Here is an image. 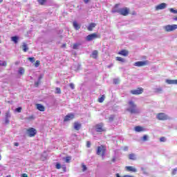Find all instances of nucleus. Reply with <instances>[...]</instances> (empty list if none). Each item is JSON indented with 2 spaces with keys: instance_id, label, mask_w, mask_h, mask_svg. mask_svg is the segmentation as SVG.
Listing matches in <instances>:
<instances>
[{
  "instance_id": "obj_1",
  "label": "nucleus",
  "mask_w": 177,
  "mask_h": 177,
  "mask_svg": "<svg viewBox=\"0 0 177 177\" xmlns=\"http://www.w3.org/2000/svg\"><path fill=\"white\" fill-rule=\"evenodd\" d=\"M129 108L127 109V111L131 113V114H138L139 109H138V106L135 104L133 101L129 102Z\"/></svg>"
},
{
  "instance_id": "obj_2",
  "label": "nucleus",
  "mask_w": 177,
  "mask_h": 177,
  "mask_svg": "<svg viewBox=\"0 0 177 177\" xmlns=\"http://www.w3.org/2000/svg\"><path fill=\"white\" fill-rule=\"evenodd\" d=\"M106 150H107V149L106 148L105 146L100 145V146L97 147V152H96L97 155L102 156V157H104Z\"/></svg>"
},
{
  "instance_id": "obj_3",
  "label": "nucleus",
  "mask_w": 177,
  "mask_h": 177,
  "mask_svg": "<svg viewBox=\"0 0 177 177\" xmlns=\"http://www.w3.org/2000/svg\"><path fill=\"white\" fill-rule=\"evenodd\" d=\"M164 30L165 31H166V32H171L172 31H175V30H177V25H167L164 26Z\"/></svg>"
},
{
  "instance_id": "obj_4",
  "label": "nucleus",
  "mask_w": 177,
  "mask_h": 177,
  "mask_svg": "<svg viewBox=\"0 0 177 177\" xmlns=\"http://www.w3.org/2000/svg\"><path fill=\"white\" fill-rule=\"evenodd\" d=\"M97 38H101L100 35H97V33H92L86 36V41H93V39H96Z\"/></svg>"
},
{
  "instance_id": "obj_5",
  "label": "nucleus",
  "mask_w": 177,
  "mask_h": 177,
  "mask_svg": "<svg viewBox=\"0 0 177 177\" xmlns=\"http://www.w3.org/2000/svg\"><path fill=\"white\" fill-rule=\"evenodd\" d=\"M26 133L29 138H34L37 135V129L30 127L26 130Z\"/></svg>"
},
{
  "instance_id": "obj_6",
  "label": "nucleus",
  "mask_w": 177,
  "mask_h": 177,
  "mask_svg": "<svg viewBox=\"0 0 177 177\" xmlns=\"http://www.w3.org/2000/svg\"><path fill=\"white\" fill-rule=\"evenodd\" d=\"M129 8L127 7L119 9V15H121V16H128V15H129Z\"/></svg>"
},
{
  "instance_id": "obj_7",
  "label": "nucleus",
  "mask_w": 177,
  "mask_h": 177,
  "mask_svg": "<svg viewBox=\"0 0 177 177\" xmlns=\"http://www.w3.org/2000/svg\"><path fill=\"white\" fill-rule=\"evenodd\" d=\"M144 89L142 87H138L136 89L134 90H131L130 91V93H131V95H142V93H143L144 92Z\"/></svg>"
},
{
  "instance_id": "obj_8",
  "label": "nucleus",
  "mask_w": 177,
  "mask_h": 177,
  "mask_svg": "<svg viewBox=\"0 0 177 177\" xmlns=\"http://www.w3.org/2000/svg\"><path fill=\"white\" fill-rule=\"evenodd\" d=\"M157 119L159 120V121H165L168 120L169 118L165 113H159L157 114Z\"/></svg>"
},
{
  "instance_id": "obj_9",
  "label": "nucleus",
  "mask_w": 177,
  "mask_h": 177,
  "mask_svg": "<svg viewBox=\"0 0 177 177\" xmlns=\"http://www.w3.org/2000/svg\"><path fill=\"white\" fill-rule=\"evenodd\" d=\"M147 64H149V61L145 60L135 62L134 66L136 67H144L145 66H147Z\"/></svg>"
},
{
  "instance_id": "obj_10",
  "label": "nucleus",
  "mask_w": 177,
  "mask_h": 177,
  "mask_svg": "<svg viewBox=\"0 0 177 177\" xmlns=\"http://www.w3.org/2000/svg\"><path fill=\"white\" fill-rule=\"evenodd\" d=\"M104 124L103 123H100L98 124L95 125V131L96 132H105L106 129L103 127Z\"/></svg>"
},
{
  "instance_id": "obj_11",
  "label": "nucleus",
  "mask_w": 177,
  "mask_h": 177,
  "mask_svg": "<svg viewBox=\"0 0 177 177\" xmlns=\"http://www.w3.org/2000/svg\"><path fill=\"white\" fill-rule=\"evenodd\" d=\"M75 115L74 113H68L64 118V122H67V121H71V120H74Z\"/></svg>"
},
{
  "instance_id": "obj_12",
  "label": "nucleus",
  "mask_w": 177,
  "mask_h": 177,
  "mask_svg": "<svg viewBox=\"0 0 177 177\" xmlns=\"http://www.w3.org/2000/svg\"><path fill=\"white\" fill-rule=\"evenodd\" d=\"M125 169L128 171V172H138V169L132 166H127Z\"/></svg>"
},
{
  "instance_id": "obj_13",
  "label": "nucleus",
  "mask_w": 177,
  "mask_h": 177,
  "mask_svg": "<svg viewBox=\"0 0 177 177\" xmlns=\"http://www.w3.org/2000/svg\"><path fill=\"white\" fill-rule=\"evenodd\" d=\"M166 7H167V4L165 3H162L156 7V10H161L162 9H165Z\"/></svg>"
},
{
  "instance_id": "obj_14",
  "label": "nucleus",
  "mask_w": 177,
  "mask_h": 177,
  "mask_svg": "<svg viewBox=\"0 0 177 177\" xmlns=\"http://www.w3.org/2000/svg\"><path fill=\"white\" fill-rule=\"evenodd\" d=\"M129 52L127 50H122L118 52V55H120V56H124V57H127L128 56Z\"/></svg>"
},
{
  "instance_id": "obj_15",
  "label": "nucleus",
  "mask_w": 177,
  "mask_h": 177,
  "mask_svg": "<svg viewBox=\"0 0 177 177\" xmlns=\"http://www.w3.org/2000/svg\"><path fill=\"white\" fill-rule=\"evenodd\" d=\"M81 123L78 122H75L74 123V129H75V131H80V129H81Z\"/></svg>"
},
{
  "instance_id": "obj_16",
  "label": "nucleus",
  "mask_w": 177,
  "mask_h": 177,
  "mask_svg": "<svg viewBox=\"0 0 177 177\" xmlns=\"http://www.w3.org/2000/svg\"><path fill=\"white\" fill-rule=\"evenodd\" d=\"M134 131H136V132H145V128H143L140 126H136L134 128Z\"/></svg>"
},
{
  "instance_id": "obj_17",
  "label": "nucleus",
  "mask_w": 177,
  "mask_h": 177,
  "mask_svg": "<svg viewBox=\"0 0 177 177\" xmlns=\"http://www.w3.org/2000/svg\"><path fill=\"white\" fill-rule=\"evenodd\" d=\"M166 82L167 84H169V85H177V80H167Z\"/></svg>"
},
{
  "instance_id": "obj_18",
  "label": "nucleus",
  "mask_w": 177,
  "mask_h": 177,
  "mask_svg": "<svg viewBox=\"0 0 177 177\" xmlns=\"http://www.w3.org/2000/svg\"><path fill=\"white\" fill-rule=\"evenodd\" d=\"M96 27V24L95 23H91L88 25L87 30L88 31H93V29Z\"/></svg>"
},
{
  "instance_id": "obj_19",
  "label": "nucleus",
  "mask_w": 177,
  "mask_h": 177,
  "mask_svg": "<svg viewBox=\"0 0 177 177\" xmlns=\"http://www.w3.org/2000/svg\"><path fill=\"white\" fill-rule=\"evenodd\" d=\"M36 107L39 111H45V106L41 104H36Z\"/></svg>"
},
{
  "instance_id": "obj_20",
  "label": "nucleus",
  "mask_w": 177,
  "mask_h": 177,
  "mask_svg": "<svg viewBox=\"0 0 177 177\" xmlns=\"http://www.w3.org/2000/svg\"><path fill=\"white\" fill-rule=\"evenodd\" d=\"M73 27L75 30H80V28H81V25L78 24V22H77V21H74Z\"/></svg>"
},
{
  "instance_id": "obj_21",
  "label": "nucleus",
  "mask_w": 177,
  "mask_h": 177,
  "mask_svg": "<svg viewBox=\"0 0 177 177\" xmlns=\"http://www.w3.org/2000/svg\"><path fill=\"white\" fill-rule=\"evenodd\" d=\"M97 55H98V52L97 50H93L91 57L93 58V59H97Z\"/></svg>"
},
{
  "instance_id": "obj_22",
  "label": "nucleus",
  "mask_w": 177,
  "mask_h": 177,
  "mask_svg": "<svg viewBox=\"0 0 177 177\" xmlns=\"http://www.w3.org/2000/svg\"><path fill=\"white\" fill-rule=\"evenodd\" d=\"M11 41H12V42H15V44H17V42H19V37L17 36L12 37Z\"/></svg>"
},
{
  "instance_id": "obj_23",
  "label": "nucleus",
  "mask_w": 177,
  "mask_h": 177,
  "mask_svg": "<svg viewBox=\"0 0 177 177\" xmlns=\"http://www.w3.org/2000/svg\"><path fill=\"white\" fill-rule=\"evenodd\" d=\"M22 50L24 52H27V50H28V46H27V44L26 43L23 44Z\"/></svg>"
},
{
  "instance_id": "obj_24",
  "label": "nucleus",
  "mask_w": 177,
  "mask_h": 177,
  "mask_svg": "<svg viewBox=\"0 0 177 177\" xmlns=\"http://www.w3.org/2000/svg\"><path fill=\"white\" fill-rule=\"evenodd\" d=\"M154 92L155 93H162V88H156Z\"/></svg>"
},
{
  "instance_id": "obj_25",
  "label": "nucleus",
  "mask_w": 177,
  "mask_h": 177,
  "mask_svg": "<svg viewBox=\"0 0 177 177\" xmlns=\"http://www.w3.org/2000/svg\"><path fill=\"white\" fill-rule=\"evenodd\" d=\"M46 1L47 0H37V2L39 5H41V6H43L44 5H45V3H46Z\"/></svg>"
},
{
  "instance_id": "obj_26",
  "label": "nucleus",
  "mask_w": 177,
  "mask_h": 177,
  "mask_svg": "<svg viewBox=\"0 0 177 177\" xmlns=\"http://www.w3.org/2000/svg\"><path fill=\"white\" fill-rule=\"evenodd\" d=\"M129 160H136V156H135V154L131 153L129 155Z\"/></svg>"
},
{
  "instance_id": "obj_27",
  "label": "nucleus",
  "mask_w": 177,
  "mask_h": 177,
  "mask_svg": "<svg viewBox=\"0 0 177 177\" xmlns=\"http://www.w3.org/2000/svg\"><path fill=\"white\" fill-rule=\"evenodd\" d=\"M116 60L118 62H121L122 63H124L125 62V59H124V58H122L121 57H117Z\"/></svg>"
},
{
  "instance_id": "obj_28",
  "label": "nucleus",
  "mask_w": 177,
  "mask_h": 177,
  "mask_svg": "<svg viewBox=\"0 0 177 177\" xmlns=\"http://www.w3.org/2000/svg\"><path fill=\"white\" fill-rule=\"evenodd\" d=\"M55 93L57 94V95H60V93H62V89H60V88H59V87H57L56 88H55Z\"/></svg>"
},
{
  "instance_id": "obj_29",
  "label": "nucleus",
  "mask_w": 177,
  "mask_h": 177,
  "mask_svg": "<svg viewBox=\"0 0 177 177\" xmlns=\"http://www.w3.org/2000/svg\"><path fill=\"white\" fill-rule=\"evenodd\" d=\"M104 95H102L101 97L98 98L99 103H103L104 102Z\"/></svg>"
},
{
  "instance_id": "obj_30",
  "label": "nucleus",
  "mask_w": 177,
  "mask_h": 177,
  "mask_svg": "<svg viewBox=\"0 0 177 177\" xmlns=\"http://www.w3.org/2000/svg\"><path fill=\"white\" fill-rule=\"evenodd\" d=\"M82 172H85L88 169V167H86V165H85L84 163L82 164Z\"/></svg>"
},
{
  "instance_id": "obj_31",
  "label": "nucleus",
  "mask_w": 177,
  "mask_h": 177,
  "mask_svg": "<svg viewBox=\"0 0 177 177\" xmlns=\"http://www.w3.org/2000/svg\"><path fill=\"white\" fill-rule=\"evenodd\" d=\"M41 66V61L37 60L35 63V67H39Z\"/></svg>"
},
{
  "instance_id": "obj_32",
  "label": "nucleus",
  "mask_w": 177,
  "mask_h": 177,
  "mask_svg": "<svg viewBox=\"0 0 177 177\" xmlns=\"http://www.w3.org/2000/svg\"><path fill=\"white\" fill-rule=\"evenodd\" d=\"M28 60H29L30 63H34L35 62V58L34 57H30L28 58Z\"/></svg>"
},
{
  "instance_id": "obj_33",
  "label": "nucleus",
  "mask_w": 177,
  "mask_h": 177,
  "mask_svg": "<svg viewBox=\"0 0 177 177\" xmlns=\"http://www.w3.org/2000/svg\"><path fill=\"white\" fill-rule=\"evenodd\" d=\"M71 160V156H66V158H65V161H66V162H67V163H68V162H70V160Z\"/></svg>"
},
{
  "instance_id": "obj_34",
  "label": "nucleus",
  "mask_w": 177,
  "mask_h": 177,
  "mask_svg": "<svg viewBox=\"0 0 177 177\" xmlns=\"http://www.w3.org/2000/svg\"><path fill=\"white\" fill-rule=\"evenodd\" d=\"M114 118H115L114 115H111V116L109 118V122H111L112 121H114Z\"/></svg>"
},
{
  "instance_id": "obj_35",
  "label": "nucleus",
  "mask_w": 177,
  "mask_h": 177,
  "mask_svg": "<svg viewBox=\"0 0 177 177\" xmlns=\"http://www.w3.org/2000/svg\"><path fill=\"white\" fill-rule=\"evenodd\" d=\"M24 68H20L19 70V74H21V75H23V74H24Z\"/></svg>"
},
{
  "instance_id": "obj_36",
  "label": "nucleus",
  "mask_w": 177,
  "mask_h": 177,
  "mask_svg": "<svg viewBox=\"0 0 177 177\" xmlns=\"http://www.w3.org/2000/svg\"><path fill=\"white\" fill-rule=\"evenodd\" d=\"M80 45V44H74L73 45V49H78V46Z\"/></svg>"
},
{
  "instance_id": "obj_37",
  "label": "nucleus",
  "mask_w": 177,
  "mask_h": 177,
  "mask_svg": "<svg viewBox=\"0 0 177 177\" xmlns=\"http://www.w3.org/2000/svg\"><path fill=\"white\" fill-rule=\"evenodd\" d=\"M55 167H56L57 169H60V168H62V165H60V163L57 162L56 164Z\"/></svg>"
},
{
  "instance_id": "obj_38",
  "label": "nucleus",
  "mask_w": 177,
  "mask_h": 177,
  "mask_svg": "<svg viewBox=\"0 0 177 177\" xmlns=\"http://www.w3.org/2000/svg\"><path fill=\"white\" fill-rule=\"evenodd\" d=\"M0 66H7L6 62L0 61Z\"/></svg>"
},
{
  "instance_id": "obj_39",
  "label": "nucleus",
  "mask_w": 177,
  "mask_h": 177,
  "mask_svg": "<svg viewBox=\"0 0 177 177\" xmlns=\"http://www.w3.org/2000/svg\"><path fill=\"white\" fill-rule=\"evenodd\" d=\"M113 82H114V84H120V80H118V79H114L113 80Z\"/></svg>"
},
{
  "instance_id": "obj_40",
  "label": "nucleus",
  "mask_w": 177,
  "mask_h": 177,
  "mask_svg": "<svg viewBox=\"0 0 177 177\" xmlns=\"http://www.w3.org/2000/svg\"><path fill=\"white\" fill-rule=\"evenodd\" d=\"M167 140V138L165 137H160V142H165Z\"/></svg>"
},
{
  "instance_id": "obj_41",
  "label": "nucleus",
  "mask_w": 177,
  "mask_h": 177,
  "mask_svg": "<svg viewBox=\"0 0 177 177\" xmlns=\"http://www.w3.org/2000/svg\"><path fill=\"white\" fill-rule=\"evenodd\" d=\"M15 111H17V113H21V107L17 108Z\"/></svg>"
},
{
  "instance_id": "obj_42",
  "label": "nucleus",
  "mask_w": 177,
  "mask_h": 177,
  "mask_svg": "<svg viewBox=\"0 0 177 177\" xmlns=\"http://www.w3.org/2000/svg\"><path fill=\"white\" fill-rule=\"evenodd\" d=\"M39 84H41V82H39V81L36 82L35 83V86L36 88H38V86H39Z\"/></svg>"
},
{
  "instance_id": "obj_43",
  "label": "nucleus",
  "mask_w": 177,
  "mask_h": 177,
  "mask_svg": "<svg viewBox=\"0 0 177 177\" xmlns=\"http://www.w3.org/2000/svg\"><path fill=\"white\" fill-rule=\"evenodd\" d=\"M10 121L9 120V118H6L5 119V124L6 125H8V124H10Z\"/></svg>"
},
{
  "instance_id": "obj_44",
  "label": "nucleus",
  "mask_w": 177,
  "mask_h": 177,
  "mask_svg": "<svg viewBox=\"0 0 177 177\" xmlns=\"http://www.w3.org/2000/svg\"><path fill=\"white\" fill-rule=\"evenodd\" d=\"M177 169H174L171 173V175H176Z\"/></svg>"
},
{
  "instance_id": "obj_45",
  "label": "nucleus",
  "mask_w": 177,
  "mask_h": 177,
  "mask_svg": "<svg viewBox=\"0 0 177 177\" xmlns=\"http://www.w3.org/2000/svg\"><path fill=\"white\" fill-rule=\"evenodd\" d=\"M142 140H144V142H146V140H147V136L145 135V136L142 137Z\"/></svg>"
},
{
  "instance_id": "obj_46",
  "label": "nucleus",
  "mask_w": 177,
  "mask_h": 177,
  "mask_svg": "<svg viewBox=\"0 0 177 177\" xmlns=\"http://www.w3.org/2000/svg\"><path fill=\"white\" fill-rule=\"evenodd\" d=\"M112 13H120V10H112Z\"/></svg>"
},
{
  "instance_id": "obj_47",
  "label": "nucleus",
  "mask_w": 177,
  "mask_h": 177,
  "mask_svg": "<svg viewBox=\"0 0 177 177\" xmlns=\"http://www.w3.org/2000/svg\"><path fill=\"white\" fill-rule=\"evenodd\" d=\"M86 147L88 148L91 147V142L89 141L86 142Z\"/></svg>"
},
{
  "instance_id": "obj_48",
  "label": "nucleus",
  "mask_w": 177,
  "mask_h": 177,
  "mask_svg": "<svg viewBox=\"0 0 177 177\" xmlns=\"http://www.w3.org/2000/svg\"><path fill=\"white\" fill-rule=\"evenodd\" d=\"M44 78V75H40L39 77V82H41V80H42Z\"/></svg>"
},
{
  "instance_id": "obj_49",
  "label": "nucleus",
  "mask_w": 177,
  "mask_h": 177,
  "mask_svg": "<svg viewBox=\"0 0 177 177\" xmlns=\"http://www.w3.org/2000/svg\"><path fill=\"white\" fill-rule=\"evenodd\" d=\"M69 86H70V87L71 88V89H74V88H75L74 84L71 83V84H69Z\"/></svg>"
},
{
  "instance_id": "obj_50",
  "label": "nucleus",
  "mask_w": 177,
  "mask_h": 177,
  "mask_svg": "<svg viewBox=\"0 0 177 177\" xmlns=\"http://www.w3.org/2000/svg\"><path fill=\"white\" fill-rule=\"evenodd\" d=\"M170 12H171V13H176V10H174V8H171Z\"/></svg>"
},
{
  "instance_id": "obj_51",
  "label": "nucleus",
  "mask_w": 177,
  "mask_h": 177,
  "mask_svg": "<svg viewBox=\"0 0 177 177\" xmlns=\"http://www.w3.org/2000/svg\"><path fill=\"white\" fill-rule=\"evenodd\" d=\"M10 118V115L9 114V113H6V118Z\"/></svg>"
},
{
  "instance_id": "obj_52",
  "label": "nucleus",
  "mask_w": 177,
  "mask_h": 177,
  "mask_svg": "<svg viewBox=\"0 0 177 177\" xmlns=\"http://www.w3.org/2000/svg\"><path fill=\"white\" fill-rule=\"evenodd\" d=\"M21 177H28V175H27V174H23Z\"/></svg>"
},
{
  "instance_id": "obj_53",
  "label": "nucleus",
  "mask_w": 177,
  "mask_h": 177,
  "mask_svg": "<svg viewBox=\"0 0 177 177\" xmlns=\"http://www.w3.org/2000/svg\"><path fill=\"white\" fill-rule=\"evenodd\" d=\"M123 177H135L133 176H130V175H124Z\"/></svg>"
},
{
  "instance_id": "obj_54",
  "label": "nucleus",
  "mask_w": 177,
  "mask_h": 177,
  "mask_svg": "<svg viewBox=\"0 0 177 177\" xmlns=\"http://www.w3.org/2000/svg\"><path fill=\"white\" fill-rule=\"evenodd\" d=\"M28 120H34V116L31 115L28 118Z\"/></svg>"
},
{
  "instance_id": "obj_55",
  "label": "nucleus",
  "mask_w": 177,
  "mask_h": 177,
  "mask_svg": "<svg viewBox=\"0 0 177 177\" xmlns=\"http://www.w3.org/2000/svg\"><path fill=\"white\" fill-rule=\"evenodd\" d=\"M14 145L17 147L19 146V142H15V143H14Z\"/></svg>"
},
{
  "instance_id": "obj_56",
  "label": "nucleus",
  "mask_w": 177,
  "mask_h": 177,
  "mask_svg": "<svg viewBox=\"0 0 177 177\" xmlns=\"http://www.w3.org/2000/svg\"><path fill=\"white\" fill-rule=\"evenodd\" d=\"M84 2H85L86 3H88L89 2V0H83Z\"/></svg>"
},
{
  "instance_id": "obj_57",
  "label": "nucleus",
  "mask_w": 177,
  "mask_h": 177,
  "mask_svg": "<svg viewBox=\"0 0 177 177\" xmlns=\"http://www.w3.org/2000/svg\"><path fill=\"white\" fill-rule=\"evenodd\" d=\"M66 44H62V48H66Z\"/></svg>"
},
{
  "instance_id": "obj_58",
  "label": "nucleus",
  "mask_w": 177,
  "mask_h": 177,
  "mask_svg": "<svg viewBox=\"0 0 177 177\" xmlns=\"http://www.w3.org/2000/svg\"><path fill=\"white\" fill-rule=\"evenodd\" d=\"M112 161L113 162H115V158H113Z\"/></svg>"
},
{
  "instance_id": "obj_59",
  "label": "nucleus",
  "mask_w": 177,
  "mask_h": 177,
  "mask_svg": "<svg viewBox=\"0 0 177 177\" xmlns=\"http://www.w3.org/2000/svg\"><path fill=\"white\" fill-rule=\"evenodd\" d=\"M174 20H175V21H177V17H175L174 18Z\"/></svg>"
},
{
  "instance_id": "obj_60",
  "label": "nucleus",
  "mask_w": 177,
  "mask_h": 177,
  "mask_svg": "<svg viewBox=\"0 0 177 177\" xmlns=\"http://www.w3.org/2000/svg\"><path fill=\"white\" fill-rule=\"evenodd\" d=\"M118 6H119V4H115V8H118Z\"/></svg>"
},
{
  "instance_id": "obj_61",
  "label": "nucleus",
  "mask_w": 177,
  "mask_h": 177,
  "mask_svg": "<svg viewBox=\"0 0 177 177\" xmlns=\"http://www.w3.org/2000/svg\"><path fill=\"white\" fill-rule=\"evenodd\" d=\"M6 177H12V176H10V175H8V176H7Z\"/></svg>"
},
{
  "instance_id": "obj_62",
  "label": "nucleus",
  "mask_w": 177,
  "mask_h": 177,
  "mask_svg": "<svg viewBox=\"0 0 177 177\" xmlns=\"http://www.w3.org/2000/svg\"><path fill=\"white\" fill-rule=\"evenodd\" d=\"M2 2H3V0H0V3H2Z\"/></svg>"
},
{
  "instance_id": "obj_63",
  "label": "nucleus",
  "mask_w": 177,
  "mask_h": 177,
  "mask_svg": "<svg viewBox=\"0 0 177 177\" xmlns=\"http://www.w3.org/2000/svg\"><path fill=\"white\" fill-rule=\"evenodd\" d=\"M1 155H0V160H1Z\"/></svg>"
},
{
  "instance_id": "obj_64",
  "label": "nucleus",
  "mask_w": 177,
  "mask_h": 177,
  "mask_svg": "<svg viewBox=\"0 0 177 177\" xmlns=\"http://www.w3.org/2000/svg\"><path fill=\"white\" fill-rule=\"evenodd\" d=\"M64 169H66V167H64Z\"/></svg>"
}]
</instances>
